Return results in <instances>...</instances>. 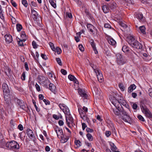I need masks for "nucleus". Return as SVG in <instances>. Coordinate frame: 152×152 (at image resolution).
I'll return each instance as SVG.
<instances>
[{"label":"nucleus","instance_id":"nucleus-39","mask_svg":"<svg viewBox=\"0 0 152 152\" xmlns=\"http://www.w3.org/2000/svg\"><path fill=\"white\" fill-rule=\"evenodd\" d=\"M56 51L58 54H60L61 52V49L58 47H57L56 49H55V51Z\"/></svg>","mask_w":152,"mask_h":152},{"label":"nucleus","instance_id":"nucleus-60","mask_svg":"<svg viewBox=\"0 0 152 152\" xmlns=\"http://www.w3.org/2000/svg\"><path fill=\"white\" fill-rule=\"evenodd\" d=\"M43 101L45 102L46 105H47L50 104V102L48 100L44 99Z\"/></svg>","mask_w":152,"mask_h":152},{"label":"nucleus","instance_id":"nucleus-6","mask_svg":"<svg viewBox=\"0 0 152 152\" xmlns=\"http://www.w3.org/2000/svg\"><path fill=\"white\" fill-rule=\"evenodd\" d=\"M59 106L65 114V116L71 115L69 108L65 104L61 103L59 104Z\"/></svg>","mask_w":152,"mask_h":152},{"label":"nucleus","instance_id":"nucleus-51","mask_svg":"<svg viewBox=\"0 0 152 152\" xmlns=\"http://www.w3.org/2000/svg\"><path fill=\"white\" fill-rule=\"evenodd\" d=\"M30 148H31V150L32 152H34L35 151H37V150L35 148V147L34 146H33L32 145H31V146H30Z\"/></svg>","mask_w":152,"mask_h":152},{"label":"nucleus","instance_id":"nucleus-20","mask_svg":"<svg viewBox=\"0 0 152 152\" xmlns=\"http://www.w3.org/2000/svg\"><path fill=\"white\" fill-rule=\"evenodd\" d=\"M6 42L7 43L11 42L12 41V36L10 34H7L4 36Z\"/></svg>","mask_w":152,"mask_h":152},{"label":"nucleus","instance_id":"nucleus-46","mask_svg":"<svg viewBox=\"0 0 152 152\" xmlns=\"http://www.w3.org/2000/svg\"><path fill=\"white\" fill-rule=\"evenodd\" d=\"M35 87H36L37 90L39 92L41 91V88H40V86L37 84L36 83V84Z\"/></svg>","mask_w":152,"mask_h":152},{"label":"nucleus","instance_id":"nucleus-11","mask_svg":"<svg viewBox=\"0 0 152 152\" xmlns=\"http://www.w3.org/2000/svg\"><path fill=\"white\" fill-rule=\"evenodd\" d=\"M40 82L42 85L44 87L46 88H48V85L50 84V81L48 78L42 77V79L40 80Z\"/></svg>","mask_w":152,"mask_h":152},{"label":"nucleus","instance_id":"nucleus-41","mask_svg":"<svg viewBox=\"0 0 152 152\" xmlns=\"http://www.w3.org/2000/svg\"><path fill=\"white\" fill-rule=\"evenodd\" d=\"M138 118L141 121L144 122L145 120L144 118L141 115H139L137 116Z\"/></svg>","mask_w":152,"mask_h":152},{"label":"nucleus","instance_id":"nucleus-15","mask_svg":"<svg viewBox=\"0 0 152 152\" xmlns=\"http://www.w3.org/2000/svg\"><path fill=\"white\" fill-rule=\"evenodd\" d=\"M31 15L30 17L31 18V19H32L34 20H36L37 18L38 15L37 12L32 8H31Z\"/></svg>","mask_w":152,"mask_h":152},{"label":"nucleus","instance_id":"nucleus-4","mask_svg":"<svg viewBox=\"0 0 152 152\" xmlns=\"http://www.w3.org/2000/svg\"><path fill=\"white\" fill-rule=\"evenodd\" d=\"M91 66L94 72L96 75L98 80L100 82H102L103 79V77L100 70L94 64H91Z\"/></svg>","mask_w":152,"mask_h":152},{"label":"nucleus","instance_id":"nucleus-19","mask_svg":"<svg viewBox=\"0 0 152 152\" xmlns=\"http://www.w3.org/2000/svg\"><path fill=\"white\" fill-rule=\"evenodd\" d=\"M78 93L79 95L82 97L87 98V95L86 94V92L82 89H79L78 90Z\"/></svg>","mask_w":152,"mask_h":152},{"label":"nucleus","instance_id":"nucleus-38","mask_svg":"<svg viewBox=\"0 0 152 152\" xmlns=\"http://www.w3.org/2000/svg\"><path fill=\"white\" fill-rule=\"evenodd\" d=\"M22 3L25 7L28 6V3L26 0H22Z\"/></svg>","mask_w":152,"mask_h":152},{"label":"nucleus","instance_id":"nucleus-28","mask_svg":"<svg viewBox=\"0 0 152 152\" xmlns=\"http://www.w3.org/2000/svg\"><path fill=\"white\" fill-rule=\"evenodd\" d=\"M49 2L50 3L51 5L55 8L56 7V1L53 0H49Z\"/></svg>","mask_w":152,"mask_h":152},{"label":"nucleus","instance_id":"nucleus-62","mask_svg":"<svg viewBox=\"0 0 152 152\" xmlns=\"http://www.w3.org/2000/svg\"><path fill=\"white\" fill-rule=\"evenodd\" d=\"M91 40L92 42H91V46L92 48L96 47V46H95V44L94 43V40Z\"/></svg>","mask_w":152,"mask_h":152},{"label":"nucleus","instance_id":"nucleus-18","mask_svg":"<svg viewBox=\"0 0 152 152\" xmlns=\"http://www.w3.org/2000/svg\"><path fill=\"white\" fill-rule=\"evenodd\" d=\"M78 110L81 118L85 121L88 117L86 116V114L84 113L83 112V110L80 108H78Z\"/></svg>","mask_w":152,"mask_h":152},{"label":"nucleus","instance_id":"nucleus-29","mask_svg":"<svg viewBox=\"0 0 152 152\" xmlns=\"http://www.w3.org/2000/svg\"><path fill=\"white\" fill-rule=\"evenodd\" d=\"M102 9L104 13H107L109 12V8L106 5L103 6Z\"/></svg>","mask_w":152,"mask_h":152},{"label":"nucleus","instance_id":"nucleus-5","mask_svg":"<svg viewBox=\"0 0 152 152\" xmlns=\"http://www.w3.org/2000/svg\"><path fill=\"white\" fill-rule=\"evenodd\" d=\"M88 31L94 36L96 34L97 30L96 28L91 24L88 23L86 25Z\"/></svg>","mask_w":152,"mask_h":152},{"label":"nucleus","instance_id":"nucleus-3","mask_svg":"<svg viewBox=\"0 0 152 152\" xmlns=\"http://www.w3.org/2000/svg\"><path fill=\"white\" fill-rule=\"evenodd\" d=\"M112 103L117 109H118V106H119L120 107V108H123L122 106V105L124 106L126 108H128L129 106L126 101L124 100H120L118 101L116 99H114L112 102Z\"/></svg>","mask_w":152,"mask_h":152},{"label":"nucleus","instance_id":"nucleus-26","mask_svg":"<svg viewBox=\"0 0 152 152\" xmlns=\"http://www.w3.org/2000/svg\"><path fill=\"white\" fill-rule=\"evenodd\" d=\"M122 50L124 53L129 52V47L125 45L122 47Z\"/></svg>","mask_w":152,"mask_h":152},{"label":"nucleus","instance_id":"nucleus-24","mask_svg":"<svg viewBox=\"0 0 152 152\" xmlns=\"http://www.w3.org/2000/svg\"><path fill=\"white\" fill-rule=\"evenodd\" d=\"M118 108L117 109L118 110H119L120 111V112L122 114L121 116H124L127 115V114H128L127 113L124 109L123 108H120V107H119V106H118Z\"/></svg>","mask_w":152,"mask_h":152},{"label":"nucleus","instance_id":"nucleus-59","mask_svg":"<svg viewBox=\"0 0 152 152\" xmlns=\"http://www.w3.org/2000/svg\"><path fill=\"white\" fill-rule=\"evenodd\" d=\"M58 124L60 126H61L64 125V123L62 120H60L59 121Z\"/></svg>","mask_w":152,"mask_h":152},{"label":"nucleus","instance_id":"nucleus-44","mask_svg":"<svg viewBox=\"0 0 152 152\" xmlns=\"http://www.w3.org/2000/svg\"><path fill=\"white\" fill-rule=\"evenodd\" d=\"M75 145H77V147H79L80 146V142L79 140H75Z\"/></svg>","mask_w":152,"mask_h":152},{"label":"nucleus","instance_id":"nucleus-13","mask_svg":"<svg viewBox=\"0 0 152 152\" xmlns=\"http://www.w3.org/2000/svg\"><path fill=\"white\" fill-rule=\"evenodd\" d=\"M58 137L60 139L61 142L62 143H65L69 139L68 137L64 135V134Z\"/></svg>","mask_w":152,"mask_h":152},{"label":"nucleus","instance_id":"nucleus-61","mask_svg":"<svg viewBox=\"0 0 152 152\" xmlns=\"http://www.w3.org/2000/svg\"><path fill=\"white\" fill-rule=\"evenodd\" d=\"M132 107L133 109L136 110L137 107V105L136 103H134L132 105Z\"/></svg>","mask_w":152,"mask_h":152},{"label":"nucleus","instance_id":"nucleus-57","mask_svg":"<svg viewBox=\"0 0 152 152\" xmlns=\"http://www.w3.org/2000/svg\"><path fill=\"white\" fill-rule=\"evenodd\" d=\"M18 129L20 131H22L23 129V127L22 125L20 124L18 127Z\"/></svg>","mask_w":152,"mask_h":152},{"label":"nucleus","instance_id":"nucleus-54","mask_svg":"<svg viewBox=\"0 0 152 152\" xmlns=\"http://www.w3.org/2000/svg\"><path fill=\"white\" fill-rule=\"evenodd\" d=\"M82 110H83V112L84 113H85L86 114V113L88 112V108L85 107H83L82 109Z\"/></svg>","mask_w":152,"mask_h":152},{"label":"nucleus","instance_id":"nucleus-22","mask_svg":"<svg viewBox=\"0 0 152 152\" xmlns=\"http://www.w3.org/2000/svg\"><path fill=\"white\" fill-rule=\"evenodd\" d=\"M68 78L70 80L73 81L75 83L77 84L78 83V82L77 80L74 75L70 74L68 75Z\"/></svg>","mask_w":152,"mask_h":152},{"label":"nucleus","instance_id":"nucleus-31","mask_svg":"<svg viewBox=\"0 0 152 152\" xmlns=\"http://www.w3.org/2000/svg\"><path fill=\"white\" fill-rule=\"evenodd\" d=\"M86 135L89 141H91L93 140V136L90 134L88 133Z\"/></svg>","mask_w":152,"mask_h":152},{"label":"nucleus","instance_id":"nucleus-40","mask_svg":"<svg viewBox=\"0 0 152 152\" xmlns=\"http://www.w3.org/2000/svg\"><path fill=\"white\" fill-rule=\"evenodd\" d=\"M19 106L20 108L24 110H26V105L24 104L23 102L22 103V104H19Z\"/></svg>","mask_w":152,"mask_h":152},{"label":"nucleus","instance_id":"nucleus-63","mask_svg":"<svg viewBox=\"0 0 152 152\" xmlns=\"http://www.w3.org/2000/svg\"><path fill=\"white\" fill-rule=\"evenodd\" d=\"M87 127V125L85 123H83L82 124V127L83 130H84Z\"/></svg>","mask_w":152,"mask_h":152},{"label":"nucleus","instance_id":"nucleus-9","mask_svg":"<svg viewBox=\"0 0 152 152\" xmlns=\"http://www.w3.org/2000/svg\"><path fill=\"white\" fill-rule=\"evenodd\" d=\"M141 110L145 115L149 118H152V114L150 110L146 107H142Z\"/></svg>","mask_w":152,"mask_h":152},{"label":"nucleus","instance_id":"nucleus-50","mask_svg":"<svg viewBox=\"0 0 152 152\" xmlns=\"http://www.w3.org/2000/svg\"><path fill=\"white\" fill-rule=\"evenodd\" d=\"M41 56L42 58L44 60H46L48 59V57L45 54L41 53Z\"/></svg>","mask_w":152,"mask_h":152},{"label":"nucleus","instance_id":"nucleus-32","mask_svg":"<svg viewBox=\"0 0 152 152\" xmlns=\"http://www.w3.org/2000/svg\"><path fill=\"white\" fill-rule=\"evenodd\" d=\"M16 26L17 31L18 32L20 31L22 28V26L21 25L18 23L16 24Z\"/></svg>","mask_w":152,"mask_h":152},{"label":"nucleus","instance_id":"nucleus-16","mask_svg":"<svg viewBox=\"0 0 152 152\" xmlns=\"http://www.w3.org/2000/svg\"><path fill=\"white\" fill-rule=\"evenodd\" d=\"M121 118L126 122L130 123L131 121V118L129 114L124 116H121Z\"/></svg>","mask_w":152,"mask_h":152},{"label":"nucleus","instance_id":"nucleus-25","mask_svg":"<svg viewBox=\"0 0 152 152\" xmlns=\"http://www.w3.org/2000/svg\"><path fill=\"white\" fill-rule=\"evenodd\" d=\"M136 88V86L134 84L131 85L128 88V92L129 93H131L133 90H134Z\"/></svg>","mask_w":152,"mask_h":152},{"label":"nucleus","instance_id":"nucleus-12","mask_svg":"<svg viewBox=\"0 0 152 152\" xmlns=\"http://www.w3.org/2000/svg\"><path fill=\"white\" fill-rule=\"evenodd\" d=\"M135 17L141 22L144 23L145 21V18L143 17L142 14L141 13L136 14Z\"/></svg>","mask_w":152,"mask_h":152},{"label":"nucleus","instance_id":"nucleus-27","mask_svg":"<svg viewBox=\"0 0 152 152\" xmlns=\"http://www.w3.org/2000/svg\"><path fill=\"white\" fill-rule=\"evenodd\" d=\"M108 41L110 44L112 45H115L116 43L115 41L113 38H110L108 40Z\"/></svg>","mask_w":152,"mask_h":152},{"label":"nucleus","instance_id":"nucleus-37","mask_svg":"<svg viewBox=\"0 0 152 152\" xmlns=\"http://www.w3.org/2000/svg\"><path fill=\"white\" fill-rule=\"evenodd\" d=\"M118 86L121 91H124L125 90V88L123 84L121 83H119Z\"/></svg>","mask_w":152,"mask_h":152},{"label":"nucleus","instance_id":"nucleus-42","mask_svg":"<svg viewBox=\"0 0 152 152\" xmlns=\"http://www.w3.org/2000/svg\"><path fill=\"white\" fill-rule=\"evenodd\" d=\"M56 61L58 64L60 66L62 65V64L61 59L59 58H56Z\"/></svg>","mask_w":152,"mask_h":152},{"label":"nucleus","instance_id":"nucleus-47","mask_svg":"<svg viewBox=\"0 0 152 152\" xmlns=\"http://www.w3.org/2000/svg\"><path fill=\"white\" fill-rule=\"evenodd\" d=\"M78 48L82 52L84 50V48L82 45H79Z\"/></svg>","mask_w":152,"mask_h":152},{"label":"nucleus","instance_id":"nucleus-49","mask_svg":"<svg viewBox=\"0 0 152 152\" xmlns=\"http://www.w3.org/2000/svg\"><path fill=\"white\" fill-rule=\"evenodd\" d=\"M104 26L105 28L110 29L111 28V26L108 23H105L104 24Z\"/></svg>","mask_w":152,"mask_h":152},{"label":"nucleus","instance_id":"nucleus-34","mask_svg":"<svg viewBox=\"0 0 152 152\" xmlns=\"http://www.w3.org/2000/svg\"><path fill=\"white\" fill-rule=\"evenodd\" d=\"M11 141L8 142L6 144V146L8 149H11Z\"/></svg>","mask_w":152,"mask_h":152},{"label":"nucleus","instance_id":"nucleus-64","mask_svg":"<svg viewBox=\"0 0 152 152\" xmlns=\"http://www.w3.org/2000/svg\"><path fill=\"white\" fill-rule=\"evenodd\" d=\"M31 4L32 6L34 7H36L37 6V3L34 1H32L31 2Z\"/></svg>","mask_w":152,"mask_h":152},{"label":"nucleus","instance_id":"nucleus-17","mask_svg":"<svg viewBox=\"0 0 152 152\" xmlns=\"http://www.w3.org/2000/svg\"><path fill=\"white\" fill-rule=\"evenodd\" d=\"M11 149L15 150L19 148V145L16 142L14 141H11Z\"/></svg>","mask_w":152,"mask_h":152},{"label":"nucleus","instance_id":"nucleus-1","mask_svg":"<svg viewBox=\"0 0 152 152\" xmlns=\"http://www.w3.org/2000/svg\"><path fill=\"white\" fill-rule=\"evenodd\" d=\"M127 41L129 44L134 48L141 49L142 48L141 44L135 40L132 36H129L127 38Z\"/></svg>","mask_w":152,"mask_h":152},{"label":"nucleus","instance_id":"nucleus-58","mask_svg":"<svg viewBox=\"0 0 152 152\" xmlns=\"http://www.w3.org/2000/svg\"><path fill=\"white\" fill-rule=\"evenodd\" d=\"M111 132L109 131H106L105 133V135L107 137H108L110 136L111 134Z\"/></svg>","mask_w":152,"mask_h":152},{"label":"nucleus","instance_id":"nucleus-8","mask_svg":"<svg viewBox=\"0 0 152 152\" xmlns=\"http://www.w3.org/2000/svg\"><path fill=\"white\" fill-rule=\"evenodd\" d=\"M66 123L69 127H71V125H72L74 123V120L71 115L65 116Z\"/></svg>","mask_w":152,"mask_h":152},{"label":"nucleus","instance_id":"nucleus-10","mask_svg":"<svg viewBox=\"0 0 152 152\" xmlns=\"http://www.w3.org/2000/svg\"><path fill=\"white\" fill-rule=\"evenodd\" d=\"M29 138L30 140H29L30 141V143L32 144V145H35L36 141L37 139L35 137L33 132L32 130L29 129Z\"/></svg>","mask_w":152,"mask_h":152},{"label":"nucleus","instance_id":"nucleus-53","mask_svg":"<svg viewBox=\"0 0 152 152\" xmlns=\"http://www.w3.org/2000/svg\"><path fill=\"white\" fill-rule=\"evenodd\" d=\"M10 2L13 6L14 7H17V5L16 3L13 0H10Z\"/></svg>","mask_w":152,"mask_h":152},{"label":"nucleus","instance_id":"nucleus-48","mask_svg":"<svg viewBox=\"0 0 152 152\" xmlns=\"http://www.w3.org/2000/svg\"><path fill=\"white\" fill-rule=\"evenodd\" d=\"M66 16L69 18H72V14L70 12L66 13Z\"/></svg>","mask_w":152,"mask_h":152},{"label":"nucleus","instance_id":"nucleus-36","mask_svg":"<svg viewBox=\"0 0 152 152\" xmlns=\"http://www.w3.org/2000/svg\"><path fill=\"white\" fill-rule=\"evenodd\" d=\"M116 109H113V112L116 115H120V111L119 110H118L116 108Z\"/></svg>","mask_w":152,"mask_h":152},{"label":"nucleus","instance_id":"nucleus-7","mask_svg":"<svg viewBox=\"0 0 152 152\" xmlns=\"http://www.w3.org/2000/svg\"><path fill=\"white\" fill-rule=\"evenodd\" d=\"M116 56L117 57V62L120 65H123L125 64L126 61V59L124 58L122 56L120 53H118L116 54Z\"/></svg>","mask_w":152,"mask_h":152},{"label":"nucleus","instance_id":"nucleus-14","mask_svg":"<svg viewBox=\"0 0 152 152\" xmlns=\"http://www.w3.org/2000/svg\"><path fill=\"white\" fill-rule=\"evenodd\" d=\"M54 128V131L57 134V137H58V136H61V135L63 134L62 129L58 126H56Z\"/></svg>","mask_w":152,"mask_h":152},{"label":"nucleus","instance_id":"nucleus-21","mask_svg":"<svg viewBox=\"0 0 152 152\" xmlns=\"http://www.w3.org/2000/svg\"><path fill=\"white\" fill-rule=\"evenodd\" d=\"M109 143L110 146V149L113 152H116V150H117V148L115 146V145H114V144L112 142L109 141Z\"/></svg>","mask_w":152,"mask_h":152},{"label":"nucleus","instance_id":"nucleus-33","mask_svg":"<svg viewBox=\"0 0 152 152\" xmlns=\"http://www.w3.org/2000/svg\"><path fill=\"white\" fill-rule=\"evenodd\" d=\"M139 29L140 30L141 32L143 34L145 33V28L144 26H140L139 27Z\"/></svg>","mask_w":152,"mask_h":152},{"label":"nucleus","instance_id":"nucleus-55","mask_svg":"<svg viewBox=\"0 0 152 152\" xmlns=\"http://www.w3.org/2000/svg\"><path fill=\"white\" fill-rule=\"evenodd\" d=\"M86 130L88 132L91 133L94 132L93 129L88 127L86 128Z\"/></svg>","mask_w":152,"mask_h":152},{"label":"nucleus","instance_id":"nucleus-35","mask_svg":"<svg viewBox=\"0 0 152 152\" xmlns=\"http://www.w3.org/2000/svg\"><path fill=\"white\" fill-rule=\"evenodd\" d=\"M53 117L54 119L56 120H58L59 118L61 119L62 118V116L61 115H60L58 116L56 114H53Z\"/></svg>","mask_w":152,"mask_h":152},{"label":"nucleus","instance_id":"nucleus-2","mask_svg":"<svg viewBox=\"0 0 152 152\" xmlns=\"http://www.w3.org/2000/svg\"><path fill=\"white\" fill-rule=\"evenodd\" d=\"M2 88L4 101L6 103L8 104L10 101V91L7 85L5 83H3Z\"/></svg>","mask_w":152,"mask_h":152},{"label":"nucleus","instance_id":"nucleus-45","mask_svg":"<svg viewBox=\"0 0 152 152\" xmlns=\"http://www.w3.org/2000/svg\"><path fill=\"white\" fill-rule=\"evenodd\" d=\"M49 45L53 51H55V48L54 47L53 44L52 43L50 42Z\"/></svg>","mask_w":152,"mask_h":152},{"label":"nucleus","instance_id":"nucleus-56","mask_svg":"<svg viewBox=\"0 0 152 152\" xmlns=\"http://www.w3.org/2000/svg\"><path fill=\"white\" fill-rule=\"evenodd\" d=\"M25 72H23L21 75V78L22 80H25Z\"/></svg>","mask_w":152,"mask_h":152},{"label":"nucleus","instance_id":"nucleus-23","mask_svg":"<svg viewBox=\"0 0 152 152\" xmlns=\"http://www.w3.org/2000/svg\"><path fill=\"white\" fill-rule=\"evenodd\" d=\"M21 41H25L27 37L26 35V33L25 31H22L21 32L20 34Z\"/></svg>","mask_w":152,"mask_h":152},{"label":"nucleus","instance_id":"nucleus-30","mask_svg":"<svg viewBox=\"0 0 152 152\" xmlns=\"http://www.w3.org/2000/svg\"><path fill=\"white\" fill-rule=\"evenodd\" d=\"M50 89L51 91H55L56 89L55 86L52 83H50L49 84Z\"/></svg>","mask_w":152,"mask_h":152},{"label":"nucleus","instance_id":"nucleus-43","mask_svg":"<svg viewBox=\"0 0 152 152\" xmlns=\"http://www.w3.org/2000/svg\"><path fill=\"white\" fill-rule=\"evenodd\" d=\"M32 44L34 48H37L38 45L34 41H32Z\"/></svg>","mask_w":152,"mask_h":152},{"label":"nucleus","instance_id":"nucleus-52","mask_svg":"<svg viewBox=\"0 0 152 152\" xmlns=\"http://www.w3.org/2000/svg\"><path fill=\"white\" fill-rule=\"evenodd\" d=\"M61 72L63 75H66L67 74L66 71L65 70L63 69H62L61 70Z\"/></svg>","mask_w":152,"mask_h":152}]
</instances>
